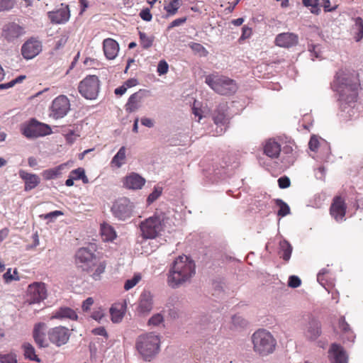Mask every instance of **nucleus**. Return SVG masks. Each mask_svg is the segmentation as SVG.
<instances>
[{
  "mask_svg": "<svg viewBox=\"0 0 363 363\" xmlns=\"http://www.w3.org/2000/svg\"><path fill=\"white\" fill-rule=\"evenodd\" d=\"M276 204L279 206V209L277 211V215L281 217L286 216L290 213V208L289 205L281 199H277Z\"/></svg>",
  "mask_w": 363,
  "mask_h": 363,
  "instance_id": "obj_42",
  "label": "nucleus"
},
{
  "mask_svg": "<svg viewBox=\"0 0 363 363\" xmlns=\"http://www.w3.org/2000/svg\"><path fill=\"white\" fill-rule=\"evenodd\" d=\"M94 303V299L91 297L87 298L83 301L82 308L84 311H87L90 309V307Z\"/></svg>",
  "mask_w": 363,
  "mask_h": 363,
  "instance_id": "obj_63",
  "label": "nucleus"
},
{
  "mask_svg": "<svg viewBox=\"0 0 363 363\" xmlns=\"http://www.w3.org/2000/svg\"><path fill=\"white\" fill-rule=\"evenodd\" d=\"M192 113L194 115L195 119L199 122L203 118V111L201 108L200 103L194 100L193 106L191 107Z\"/></svg>",
  "mask_w": 363,
  "mask_h": 363,
  "instance_id": "obj_46",
  "label": "nucleus"
},
{
  "mask_svg": "<svg viewBox=\"0 0 363 363\" xmlns=\"http://www.w3.org/2000/svg\"><path fill=\"white\" fill-rule=\"evenodd\" d=\"M180 0H168V3L164 5V9L168 15H174L179 8Z\"/></svg>",
  "mask_w": 363,
  "mask_h": 363,
  "instance_id": "obj_43",
  "label": "nucleus"
},
{
  "mask_svg": "<svg viewBox=\"0 0 363 363\" xmlns=\"http://www.w3.org/2000/svg\"><path fill=\"white\" fill-rule=\"evenodd\" d=\"M154 308V294L149 290H143L138 298L136 308L140 316H147Z\"/></svg>",
  "mask_w": 363,
  "mask_h": 363,
  "instance_id": "obj_12",
  "label": "nucleus"
},
{
  "mask_svg": "<svg viewBox=\"0 0 363 363\" xmlns=\"http://www.w3.org/2000/svg\"><path fill=\"white\" fill-rule=\"evenodd\" d=\"M303 4L305 6H311V12L314 14H319L320 9L318 6V0H302Z\"/></svg>",
  "mask_w": 363,
  "mask_h": 363,
  "instance_id": "obj_47",
  "label": "nucleus"
},
{
  "mask_svg": "<svg viewBox=\"0 0 363 363\" xmlns=\"http://www.w3.org/2000/svg\"><path fill=\"white\" fill-rule=\"evenodd\" d=\"M1 363H17L16 357L13 354H0Z\"/></svg>",
  "mask_w": 363,
  "mask_h": 363,
  "instance_id": "obj_50",
  "label": "nucleus"
},
{
  "mask_svg": "<svg viewBox=\"0 0 363 363\" xmlns=\"http://www.w3.org/2000/svg\"><path fill=\"white\" fill-rule=\"evenodd\" d=\"M213 120L216 125L215 133H213V135H221L227 130L230 120L228 116L227 104L223 103L218 106L213 114Z\"/></svg>",
  "mask_w": 363,
  "mask_h": 363,
  "instance_id": "obj_7",
  "label": "nucleus"
},
{
  "mask_svg": "<svg viewBox=\"0 0 363 363\" xmlns=\"http://www.w3.org/2000/svg\"><path fill=\"white\" fill-rule=\"evenodd\" d=\"M339 327L345 333L347 334V340L353 341L354 336L353 333L350 331L349 324L345 321L344 317H342L339 321Z\"/></svg>",
  "mask_w": 363,
  "mask_h": 363,
  "instance_id": "obj_45",
  "label": "nucleus"
},
{
  "mask_svg": "<svg viewBox=\"0 0 363 363\" xmlns=\"http://www.w3.org/2000/svg\"><path fill=\"white\" fill-rule=\"evenodd\" d=\"M276 45L282 48H290L297 44L298 36L292 33L279 34L275 39Z\"/></svg>",
  "mask_w": 363,
  "mask_h": 363,
  "instance_id": "obj_24",
  "label": "nucleus"
},
{
  "mask_svg": "<svg viewBox=\"0 0 363 363\" xmlns=\"http://www.w3.org/2000/svg\"><path fill=\"white\" fill-rule=\"evenodd\" d=\"M145 184V179L135 172H131L124 178L123 186L128 189H141Z\"/></svg>",
  "mask_w": 363,
  "mask_h": 363,
  "instance_id": "obj_23",
  "label": "nucleus"
},
{
  "mask_svg": "<svg viewBox=\"0 0 363 363\" xmlns=\"http://www.w3.org/2000/svg\"><path fill=\"white\" fill-rule=\"evenodd\" d=\"M133 209V203L128 199L123 197L114 202L111 211L118 219L125 220L132 216Z\"/></svg>",
  "mask_w": 363,
  "mask_h": 363,
  "instance_id": "obj_9",
  "label": "nucleus"
},
{
  "mask_svg": "<svg viewBox=\"0 0 363 363\" xmlns=\"http://www.w3.org/2000/svg\"><path fill=\"white\" fill-rule=\"evenodd\" d=\"M103 49L106 57L108 60H113L118 55L119 45L115 40L106 38L103 42Z\"/></svg>",
  "mask_w": 363,
  "mask_h": 363,
  "instance_id": "obj_26",
  "label": "nucleus"
},
{
  "mask_svg": "<svg viewBox=\"0 0 363 363\" xmlns=\"http://www.w3.org/2000/svg\"><path fill=\"white\" fill-rule=\"evenodd\" d=\"M22 348L23 350L24 356L26 359L40 362V359L35 354V348L31 344L25 342L22 345Z\"/></svg>",
  "mask_w": 363,
  "mask_h": 363,
  "instance_id": "obj_38",
  "label": "nucleus"
},
{
  "mask_svg": "<svg viewBox=\"0 0 363 363\" xmlns=\"http://www.w3.org/2000/svg\"><path fill=\"white\" fill-rule=\"evenodd\" d=\"M98 257L88 248L82 247L75 255V263L83 271L89 272L93 266L96 264Z\"/></svg>",
  "mask_w": 363,
  "mask_h": 363,
  "instance_id": "obj_8",
  "label": "nucleus"
},
{
  "mask_svg": "<svg viewBox=\"0 0 363 363\" xmlns=\"http://www.w3.org/2000/svg\"><path fill=\"white\" fill-rule=\"evenodd\" d=\"M354 21L353 29L355 30L354 38L357 42H359L363 38V20L361 17H357Z\"/></svg>",
  "mask_w": 363,
  "mask_h": 363,
  "instance_id": "obj_39",
  "label": "nucleus"
},
{
  "mask_svg": "<svg viewBox=\"0 0 363 363\" xmlns=\"http://www.w3.org/2000/svg\"><path fill=\"white\" fill-rule=\"evenodd\" d=\"M51 108L54 118H63L70 109L68 98L64 95L57 96L53 100Z\"/></svg>",
  "mask_w": 363,
  "mask_h": 363,
  "instance_id": "obj_14",
  "label": "nucleus"
},
{
  "mask_svg": "<svg viewBox=\"0 0 363 363\" xmlns=\"http://www.w3.org/2000/svg\"><path fill=\"white\" fill-rule=\"evenodd\" d=\"M141 279V277L140 274H135L131 279L125 281L124 284V289L126 291H128L133 288Z\"/></svg>",
  "mask_w": 363,
  "mask_h": 363,
  "instance_id": "obj_48",
  "label": "nucleus"
},
{
  "mask_svg": "<svg viewBox=\"0 0 363 363\" xmlns=\"http://www.w3.org/2000/svg\"><path fill=\"white\" fill-rule=\"evenodd\" d=\"M68 163L61 164L55 167L45 169L42 172V176L45 180H51L60 176L64 170L67 169Z\"/></svg>",
  "mask_w": 363,
  "mask_h": 363,
  "instance_id": "obj_30",
  "label": "nucleus"
},
{
  "mask_svg": "<svg viewBox=\"0 0 363 363\" xmlns=\"http://www.w3.org/2000/svg\"><path fill=\"white\" fill-rule=\"evenodd\" d=\"M19 176L25 182V191H26L35 189L40 182L37 174L28 173L24 170L19 171Z\"/></svg>",
  "mask_w": 363,
  "mask_h": 363,
  "instance_id": "obj_27",
  "label": "nucleus"
},
{
  "mask_svg": "<svg viewBox=\"0 0 363 363\" xmlns=\"http://www.w3.org/2000/svg\"><path fill=\"white\" fill-rule=\"evenodd\" d=\"M141 124L149 128H153L155 125V121L153 119L147 117H143L140 119Z\"/></svg>",
  "mask_w": 363,
  "mask_h": 363,
  "instance_id": "obj_62",
  "label": "nucleus"
},
{
  "mask_svg": "<svg viewBox=\"0 0 363 363\" xmlns=\"http://www.w3.org/2000/svg\"><path fill=\"white\" fill-rule=\"evenodd\" d=\"M164 318L162 313H154L147 320V325L150 327L164 326Z\"/></svg>",
  "mask_w": 363,
  "mask_h": 363,
  "instance_id": "obj_40",
  "label": "nucleus"
},
{
  "mask_svg": "<svg viewBox=\"0 0 363 363\" xmlns=\"http://www.w3.org/2000/svg\"><path fill=\"white\" fill-rule=\"evenodd\" d=\"M27 301L30 304L40 303L47 297V289L44 283L35 282L28 286Z\"/></svg>",
  "mask_w": 363,
  "mask_h": 363,
  "instance_id": "obj_13",
  "label": "nucleus"
},
{
  "mask_svg": "<svg viewBox=\"0 0 363 363\" xmlns=\"http://www.w3.org/2000/svg\"><path fill=\"white\" fill-rule=\"evenodd\" d=\"M47 325L44 323H38L34 325L33 336L35 343L40 347H45L48 344L45 342V331Z\"/></svg>",
  "mask_w": 363,
  "mask_h": 363,
  "instance_id": "obj_25",
  "label": "nucleus"
},
{
  "mask_svg": "<svg viewBox=\"0 0 363 363\" xmlns=\"http://www.w3.org/2000/svg\"><path fill=\"white\" fill-rule=\"evenodd\" d=\"M146 96L147 91L144 89H140L130 95L125 105V111L128 113L135 112L141 107L143 101Z\"/></svg>",
  "mask_w": 363,
  "mask_h": 363,
  "instance_id": "obj_18",
  "label": "nucleus"
},
{
  "mask_svg": "<svg viewBox=\"0 0 363 363\" xmlns=\"http://www.w3.org/2000/svg\"><path fill=\"white\" fill-rule=\"evenodd\" d=\"M126 158V149L124 146L121 147L118 152L113 156L111 160L112 166L120 168L125 164Z\"/></svg>",
  "mask_w": 363,
  "mask_h": 363,
  "instance_id": "obj_35",
  "label": "nucleus"
},
{
  "mask_svg": "<svg viewBox=\"0 0 363 363\" xmlns=\"http://www.w3.org/2000/svg\"><path fill=\"white\" fill-rule=\"evenodd\" d=\"M25 33V28L23 26L16 23H10L4 26L2 35L7 41L11 42L24 35Z\"/></svg>",
  "mask_w": 363,
  "mask_h": 363,
  "instance_id": "obj_19",
  "label": "nucleus"
},
{
  "mask_svg": "<svg viewBox=\"0 0 363 363\" xmlns=\"http://www.w3.org/2000/svg\"><path fill=\"white\" fill-rule=\"evenodd\" d=\"M168 64L165 60H160L157 65V72L160 75L164 74L168 71Z\"/></svg>",
  "mask_w": 363,
  "mask_h": 363,
  "instance_id": "obj_54",
  "label": "nucleus"
},
{
  "mask_svg": "<svg viewBox=\"0 0 363 363\" xmlns=\"http://www.w3.org/2000/svg\"><path fill=\"white\" fill-rule=\"evenodd\" d=\"M42 50V43L35 38L28 40L21 47V54L26 60H30L37 56Z\"/></svg>",
  "mask_w": 363,
  "mask_h": 363,
  "instance_id": "obj_15",
  "label": "nucleus"
},
{
  "mask_svg": "<svg viewBox=\"0 0 363 363\" xmlns=\"http://www.w3.org/2000/svg\"><path fill=\"white\" fill-rule=\"evenodd\" d=\"M205 82L220 95H231L238 90L235 81L228 77L217 74L207 75L205 78Z\"/></svg>",
  "mask_w": 363,
  "mask_h": 363,
  "instance_id": "obj_4",
  "label": "nucleus"
},
{
  "mask_svg": "<svg viewBox=\"0 0 363 363\" xmlns=\"http://www.w3.org/2000/svg\"><path fill=\"white\" fill-rule=\"evenodd\" d=\"M292 252V246L286 240L279 242V252L280 257L285 261H289L291 258Z\"/></svg>",
  "mask_w": 363,
  "mask_h": 363,
  "instance_id": "obj_33",
  "label": "nucleus"
},
{
  "mask_svg": "<svg viewBox=\"0 0 363 363\" xmlns=\"http://www.w3.org/2000/svg\"><path fill=\"white\" fill-rule=\"evenodd\" d=\"M167 277V283L170 288L177 289L182 285V255L171 264Z\"/></svg>",
  "mask_w": 363,
  "mask_h": 363,
  "instance_id": "obj_11",
  "label": "nucleus"
},
{
  "mask_svg": "<svg viewBox=\"0 0 363 363\" xmlns=\"http://www.w3.org/2000/svg\"><path fill=\"white\" fill-rule=\"evenodd\" d=\"M333 89L338 94L340 119L343 122L356 119L359 116L357 107L358 84L354 77L340 70L333 83Z\"/></svg>",
  "mask_w": 363,
  "mask_h": 363,
  "instance_id": "obj_1",
  "label": "nucleus"
},
{
  "mask_svg": "<svg viewBox=\"0 0 363 363\" xmlns=\"http://www.w3.org/2000/svg\"><path fill=\"white\" fill-rule=\"evenodd\" d=\"M330 214L337 221L345 220L346 206L343 199L337 196L330 206Z\"/></svg>",
  "mask_w": 363,
  "mask_h": 363,
  "instance_id": "obj_22",
  "label": "nucleus"
},
{
  "mask_svg": "<svg viewBox=\"0 0 363 363\" xmlns=\"http://www.w3.org/2000/svg\"><path fill=\"white\" fill-rule=\"evenodd\" d=\"M104 314L102 310L99 309V310L94 311L91 313V317L93 319H94L95 320L100 322L101 320L104 318Z\"/></svg>",
  "mask_w": 363,
  "mask_h": 363,
  "instance_id": "obj_64",
  "label": "nucleus"
},
{
  "mask_svg": "<svg viewBox=\"0 0 363 363\" xmlns=\"http://www.w3.org/2000/svg\"><path fill=\"white\" fill-rule=\"evenodd\" d=\"M78 318L76 312L70 308L62 307L56 311L52 315V319H70L77 320Z\"/></svg>",
  "mask_w": 363,
  "mask_h": 363,
  "instance_id": "obj_31",
  "label": "nucleus"
},
{
  "mask_svg": "<svg viewBox=\"0 0 363 363\" xmlns=\"http://www.w3.org/2000/svg\"><path fill=\"white\" fill-rule=\"evenodd\" d=\"M191 49L201 56H206L208 54V51L206 48L199 43H193L191 46Z\"/></svg>",
  "mask_w": 363,
  "mask_h": 363,
  "instance_id": "obj_52",
  "label": "nucleus"
},
{
  "mask_svg": "<svg viewBox=\"0 0 363 363\" xmlns=\"http://www.w3.org/2000/svg\"><path fill=\"white\" fill-rule=\"evenodd\" d=\"M140 16L143 21H150L152 17L150 9L147 8L143 9L140 12Z\"/></svg>",
  "mask_w": 363,
  "mask_h": 363,
  "instance_id": "obj_59",
  "label": "nucleus"
},
{
  "mask_svg": "<svg viewBox=\"0 0 363 363\" xmlns=\"http://www.w3.org/2000/svg\"><path fill=\"white\" fill-rule=\"evenodd\" d=\"M50 21L56 24H63L70 18V11L67 5L61 4L60 8L48 13Z\"/></svg>",
  "mask_w": 363,
  "mask_h": 363,
  "instance_id": "obj_20",
  "label": "nucleus"
},
{
  "mask_svg": "<svg viewBox=\"0 0 363 363\" xmlns=\"http://www.w3.org/2000/svg\"><path fill=\"white\" fill-rule=\"evenodd\" d=\"M232 323L236 328H244L247 324V322L243 318L239 315H233L232 317Z\"/></svg>",
  "mask_w": 363,
  "mask_h": 363,
  "instance_id": "obj_49",
  "label": "nucleus"
},
{
  "mask_svg": "<svg viewBox=\"0 0 363 363\" xmlns=\"http://www.w3.org/2000/svg\"><path fill=\"white\" fill-rule=\"evenodd\" d=\"M106 267V264L104 261H100L99 259L96 261V264H94L92 269L89 271H93V273L91 274V277L96 281L100 280L101 278V274L104 273L105 269Z\"/></svg>",
  "mask_w": 363,
  "mask_h": 363,
  "instance_id": "obj_36",
  "label": "nucleus"
},
{
  "mask_svg": "<svg viewBox=\"0 0 363 363\" xmlns=\"http://www.w3.org/2000/svg\"><path fill=\"white\" fill-rule=\"evenodd\" d=\"M185 261L183 260V283L188 281L196 273V265L193 260L189 257L184 256Z\"/></svg>",
  "mask_w": 363,
  "mask_h": 363,
  "instance_id": "obj_29",
  "label": "nucleus"
},
{
  "mask_svg": "<svg viewBox=\"0 0 363 363\" xmlns=\"http://www.w3.org/2000/svg\"><path fill=\"white\" fill-rule=\"evenodd\" d=\"M51 133L50 128L44 123H41L35 119H31L29 123L22 128V133L27 138H36L49 135Z\"/></svg>",
  "mask_w": 363,
  "mask_h": 363,
  "instance_id": "obj_10",
  "label": "nucleus"
},
{
  "mask_svg": "<svg viewBox=\"0 0 363 363\" xmlns=\"http://www.w3.org/2000/svg\"><path fill=\"white\" fill-rule=\"evenodd\" d=\"M110 314L113 323H120L124 316L123 306L121 304L113 305L110 308Z\"/></svg>",
  "mask_w": 363,
  "mask_h": 363,
  "instance_id": "obj_34",
  "label": "nucleus"
},
{
  "mask_svg": "<svg viewBox=\"0 0 363 363\" xmlns=\"http://www.w3.org/2000/svg\"><path fill=\"white\" fill-rule=\"evenodd\" d=\"M328 353L332 363H348L346 352L340 345L332 344Z\"/></svg>",
  "mask_w": 363,
  "mask_h": 363,
  "instance_id": "obj_21",
  "label": "nucleus"
},
{
  "mask_svg": "<svg viewBox=\"0 0 363 363\" xmlns=\"http://www.w3.org/2000/svg\"><path fill=\"white\" fill-rule=\"evenodd\" d=\"M13 0H0V11L9 10L13 6Z\"/></svg>",
  "mask_w": 363,
  "mask_h": 363,
  "instance_id": "obj_57",
  "label": "nucleus"
},
{
  "mask_svg": "<svg viewBox=\"0 0 363 363\" xmlns=\"http://www.w3.org/2000/svg\"><path fill=\"white\" fill-rule=\"evenodd\" d=\"M67 34L65 33L58 37L57 40L55 42V49L59 50L65 46L68 40Z\"/></svg>",
  "mask_w": 363,
  "mask_h": 363,
  "instance_id": "obj_51",
  "label": "nucleus"
},
{
  "mask_svg": "<svg viewBox=\"0 0 363 363\" xmlns=\"http://www.w3.org/2000/svg\"><path fill=\"white\" fill-rule=\"evenodd\" d=\"M84 172V169L82 167H79L76 169L72 170L70 172V176L73 177L75 180H79L83 176V173Z\"/></svg>",
  "mask_w": 363,
  "mask_h": 363,
  "instance_id": "obj_60",
  "label": "nucleus"
},
{
  "mask_svg": "<svg viewBox=\"0 0 363 363\" xmlns=\"http://www.w3.org/2000/svg\"><path fill=\"white\" fill-rule=\"evenodd\" d=\"M100 82L96 75H88L82 80L78 86L80 94L86 99L94 100L98 96Z\"/></svg>",
  "mask_w": 363,
  "mask_h": 363,
  "instance_id": "obj_5",
  "label": "nucleus"
},
{
  "mask_svg": "<svg viewBox=\"0 0 363 363\" xmlns=\"http://www.w3.org/2000/svg\"><path fill=\"white\" fill-rule=\"evenodd\" d=\"M140 42L144 49H148L152 47L155 37L152 35H147L145 33L139 31Z\"/></svg>",
  "mask_w": 363,
  "mask_h": 363,
  "instance_id": "obj_41",
  "label": "nucleus"
},
{
  "mask_svg": "<svg viewBox=\"0 0 363 363\" xmlns=\"http://www.w3.org/2000/svg\"><path fill=\"white\" fill-rule=\"evenodd\" d=\"M318 145H319V140H318V138H317V136H315V135L311 136V138L309 140V143H308L309 149L311 151L315 152L318 150Z\"/></svg>",
  "mask_w": 363,
  "mask_h": 363,
  "instance_id": "obj_55",
  "label": "nucleus"
},
{
  "mask_svg": "<svg viewBox=\"0 0 363 363\" xmlns=\"http://www.w3.org/2000/svg\"><path fill=\"white\" fill-rule=\"evenodd\" d=\"M223 283L221 281H214L212 284V287L216 294L219 295L223 289Z\"/></svg>",
  "mask_w": 363,
  "mask_h": 363,
  "instance_id": "obj_61",
  "label": "nucleus"
},
{
  "mask_svg": "<svg viewBox=\"0 0 363 363\" xmlns=\"http://www.w3.org/2000/svg\"><path fill=\"white\" fill-rule=\"evenodd\" d=\"M140 228L144 238L154 239L162 230V218L159 216H151L140 223Z\"/></svg>",
  "mask_w": 363,
  "mask_h": 363,
  "instance_id": "obj_6",
  "label": "nucleus"
},
{
  "mask_svg": "<svg viewBox=\"0 0 363 363\" xmlns=\"http://www.w3.org/2000/svg\"><path fill=\"white\" fill-rule=\"evenodd\" d=\"M162 187L160 186H154L153 191L151 194H149L147 199V203L148 205H150L154 201H155L161 195L162 193Z\"/></svg>",
  "mask_w": 363,
  "mask_h": 363,
  "instance_id": "obj_44",
  "label": "nucleus"
},
{
  "mask_svg": "<svg viewBox=\"0 0 363 363\" xmlns=\"http://www.w3.org/2000/svg\"><path fill=\"white\" fill-rule=\"evenodd\" d=\"M278 184L279 188L286 189L290 186L291 182L288 177L284 176L278 179Z\"/></svg>",
  "mask_w": 363,
  "mask_h": 363,
  "instance_id": "obj_58",
  "label": "nucleus"
},
{
  "mask_svg": "<svg viewBox=\"0 0 363 363\" xmlns=\"http://www.w3.org/2000/svg\"><path fill=\"white\" fill-rule=\"evenodd\" d=\"M101 234L104 241H113L116 238V233L113 228L107 224H103L101 227Z\"/></svg>",
  "mask_w": 363,
  "mask_h": 363,
  "instance_id": "obj_37",
  "label": "nucleus"
},
{
  "mask_svg": "<svg viewBox=\"0 0 363 363\" xmlns=\"http://www.w3.org/2000/svg\"><path fill=\"white\" fill-rule=\"evenodd\" d=\"M160 339L155 333H146L138 337L135 348L143 360L151 361L160 351Z\"/></svg>",
  "mask_w": 363,
  "mask_h": 363,
  "instance_id": "obj_2",
  "label": "nucleus"
},
{
  "mask_svg": "<svg viewBox=\"0 0 363 363\" xmlns=\"http://www.w3.org/2000/svg\"><path fill=\"white\" fill-rule=\"evenodd\" d=\"M49 340L57 346H61L67 342L69 339V330L62 326L52 328L48 332Z\"/></svg>",
  "mask_w": 363,
  "mask_h": 363,
  "instance_id": "obj_16",
  "label": "nucleus"
},
{
  "mask_svg": "<svg viewBox=\"0 0 363 363\" xmlns=\"http://www.w3.org/2000/svg\"><path fill=\"white\" fill-rule=\"evenodd\" d=\"M264 153L272 159L277 158L281 152V145L274 139L267 140L263 147Z\"/></svg>",
  "mask_w": 363,
  "mask_h": 363,
  "instance_id": "obj_28",
  "label": "nucleus"
},
{
  "mask_svg": "<svg viewBox=\"0 0 363 363\" xmlns=\"http://www.w3.org/2000/svg\"><path fill=\"white\" fill-rule=\"evenodd\" d=\"M301 284L300 278L297 276L292 275L289 278L288 286L291 288H297Z\"/></svg>",
  "mask_w": 363,
  "mask_h": 363,
  "instance_id": "obj_53",
  "label": "nucleus"
},
{
  "mask_svg": "<svg viewBox=\"0 0 363 363\" xmlns=\"http://www.w3.org/2000/svg\"><path fill=\"white\" fill-rule=\"evenodd\" d=\"M254 351L262 357L272 354L277 346V340L272 334L265 330L259 329L252 335Z\"/></svg>",
  "mask_w": 363,
  "mask_h": 363,
  "instance_id": "obj_3",
  "label": "nucleus"
},
{
  "mask_svg": "<svg viewBox=\"0 0 363 363\" xmlns=\"http://www.w3.org/2000/svg\"><path fill=\"white\" fill-rule=\"evenodd\" d=\"M329 274L330 271L326 268H323L317 274V281L328 292L330 289L334 286L333 281L328 280Z\"/></svg>",
  "mask_w": 363,
  "mask_h": 363,
  "instance_id": "obj_32",
  "label": "nucleus"
},
{
  "mask_svg": "<svg viewBox=\"0 0 363 363\" xmlns=\"http://www.w3.org/2000/svg\"><path fill=\"white\" fill-rule=\"evenodd\" d=\"M321 333L320 323L314 318H311L303 328V336L309 341H315Z\"/></svg>",
  "mask_w": 363,
  "mask_h": 363,
  "instance_id": "obj_17",
  "label": "nucleus"
},
{
  "mask_svg": "<svg viewBox=\"0 0 363 363\" xmlns=\"http://www.w3.org/2000/svg\"><path fill=\"white\" fill-rule=\"evenodd\" d=\"M296 160V154L286 155L282 158V162L285 167L290 166L294 164Z\"/></svg>",
  "mask_w": 363,
  "mask_h": 363,
  "instance_id": "obj_56",
  "label": "nucleus"
}]
</instances>
